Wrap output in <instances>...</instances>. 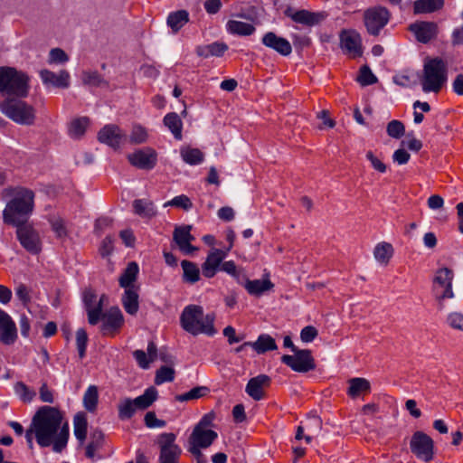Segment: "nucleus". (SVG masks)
I'll use <instances>...</instances> for the list:
<instances>
[{
  "label": "nucleus",
  "instance_id": "2f4dec72",
  "mask_svg": "<svg viewBox=\"0 0 463 463\" xmlns=\"http://www.w3.org/2000/svg\"><path fill=\"white\" fill-rule=\"evenodd\" d=\"M137 288H127L125 289L122 297V305L127 313L135 315L138 310V294Z\"/></svg>",
  "mask_w": 463,
  "mask_h": 463
},
{
  "label": "nucleus",
  "instance_id": "423d86ee",
  "mask_svg": "<svg viewBox=\"0 0 463 463\" xmlns=\"http://www.w3.org/2000/svg\"><path fill=\"white\" fill-rule=\"evenodd\" d=\"M1 112L14 122L32 126L36 119L34 107L23 99V98H5L0 102Z\"/></svg>",
  "mask_w": 463,
  "mask_h": 463
},
{
  "label": "nucleus",
  "instance_id": "e2e57ef3",
  "mask_svg": "<svg viewBox=\"0 0 463 463\" xmlns=\"http://www.w3.org/2000/svg\"><path fill=\"white\" fill-rule=\"evenodd\" d=\"M447 322L452 328L460 330L463 326V314L452 312L448 316Z\"/></svg>",
  "mask_w": 463,
  "mask_h": 463
},
{
  "label": "nucleus",
  "instance_id": "5fc2aeb1",
  "mask_svg": "<svg viewBox=\"0 0 463 463\" xmlns=\"http://www.w3.org/2000/svg\"><path fill=\"white\" fill-rule=\"evenodd\" d=\"M357 80L362 86H368L375 83L377 81V78L367 65H364L360 69V74L357 77Z\"/></svg>",
  "mask_w": 463,
  "mask_h": 463
},
{
  "label": "nucleus",
  "instance_id": "58836bf2",
  "mask_svg": "<svg viewBox=\"0 0 463 463\" xmlns=\"http://www.w3.org/2000/svg\"><path fill=\"white\" fill-rule=\"evenodd\" d=\"M189 14L185 10L171 13L167 17V24L174 33L178 32L189 20Z\"/></svg>",
  "mask_w": 463,
  "mask_h": 463
},
{
  "label": "nucleus",
  "instance_id": "bb28decb",
  "mask_svg": "<svg viewBox=\"0 0 463 463\" xmlns=\"http://www.w3.org/2000/svg\"><path fill=\"white\" fill-rule=\"evenodd\" d=\"M273 287L274 284L269 280V275H266V277L262 279H247L244 284V288L248 293L256 297H259L264 292L272 289Z\"/></svg>",
  "mask_w": 463,
  "mask_h": 463
},
{
  "label": "nucleus",
  "instance_id": "338daca9",
  "mask_svg": "<svg viewBox=\"0 0 463 463\" xmlns=\"http://www.w3.org/2000/svg\"><path fill=\"white\" fill-rule=\"evenodd\" d=\"M39 394L43 402L52 403L54 401L52 392L48 388L46 383L41 385Z\"/></svg>",
  "mask_w": 463,
  "mask_h": 463
},
{
  "label": "nucleus",
  "instance_id": "c756f323",
  "mask_svg": "<svg viewBox=\"0 0 463 463\" xmlns=\"http://www.w3.org/2000/svg\"><path fill=\"white\" fill-rule=\"evenodd\" d=\"M227 31L232 34L249 36L255 32V26L239 20H229L226 24Z\"/></svg>",
  "mask_w": 463,
  "mask_h": 463
},
{
  "label": "nucleus",
  "instance_id": "4d7b16f0",
  "mask_svg": "<svg viewBox=\"0 0 463 463\" xmlns=\"http://www.w3.org/2000/svg\"><path fill=\"white\" fill-rule=\"evenodd\" d=\"M164 206L165 207L175 206V207L182 208V209L187 211L192 208L193 203H192L191 200L189 199V197L182 194V195L175 196L171 201L166 202L164 204Z\"/></svg>",
  "mask_w": 463,
  "mask_h": 463
},
{
  "label": "nucleus",
  "instance_id": "39448f33",
  "mask_svg": "<svg viewBox=\"0 0 463 463\" xmlns=\"http://www.w3.org/2000/svg\"><path fill=\"white\" fill-rule=\"evenodd\" d=\"M448 80V66L439 59H428L423 65L420 84L424 92L438 93Z\"/></svg>",
  "mask_w": 463,
  "mask_h": 463
},
{
  "label": "nucleus",
  "instance_id": "774afa93",
  "mask_svg": "<svg viewBox=\"0 0 463 463\" xmlns=\"http://www.w3.org/2000/svg\"><path fill=\"white\" fill-rule=\"evenodd\" d=\"M133 355L141 368L146 369L149 367L150 362L147 358V354H146L143 350L134 351Z\"/></svg>",
  "mask_w": 463,
  "mask_h": 463
},
{
  "label": "nucleus",
  "instance_id": "8fccbe9b",
  "mask_svg": "<svg viewBox=\"0 0 463 463\" xmlns=\"http://www.w3.org/2000/svg\"><path fill=\"white\" fill-rule=\"evenodd\" d=\"M386 132L389 137L399 139L405 133V126L402 121L393 119L387 124Z\"/></svg>",
  "mask_w": 463,
  "mask_h": 463
},
{
  "label": "nucleus",
  "instance_id": "e433bc0d",
  "mask_svg": "<svg viewBox=\"0 0 463 463\" xmlns=\"http://www.w3.org/2000/svg\"><path fill=\"white\" fill-rule=\"evenodd\" d=\"M443 5V0H417L414 2L413 8L415 14H427L440 9Z\"/></svg>",
  "mask_w": 463,
  "mask_h": 463
},
{
  "label": "nucleus",
  "instance_id": "5701e85b",
  "mask_svg": "<svg viewBox=\"0 0 463 463\" xmlns=\"http://www.w3.org/2000/svg\"><path fill=\"white\" fill-rule=\"evenodd\" d=\"M261 42L266 47L276 51L283 56H288L292 52V47L289 42L283 37L278 36L273 32L265 33Z\"/></svg>",
  "mask_w": 463,
  "mask_h": 463
},
{
  "label": "nucleus",
  "instance_id": "f8f14e48",
  "mask_svg": "<svg viewBox=\"0 0 463 463\" xmlns=\"http://www.w3.org/2000/svg\"><path fill=\"white\" fill-rule=\"evenodd\" d=\"M100 320V332L106 336H114L124 324L122 312L118 307H112L106 312L102 310Z\"/></svg>",
  "mask_w": 463,
  "mask_h": 463
},
{
  "label": "nucleus",
  "instance_id": "13d9d810",
  "mask_svg": "<svg viewBox=\"0 0 463 463\" xmlns=\"http://www.w3.org/2000/svg\"><path fill=\"white\" fill-rule=\"evenodd\" d=\"M87 343L88 335L86 331L82 328L78 329L76 332V345L80 358H83L85 356Z\"/></svg>",
  "mask_w": 463,
  "mask_h": 463
},
{
  "label": "nucleus",
  "instance_id": "7c9ffc66",
  "mask_svg": "<svg viewBox=\"0 0 463 463\" xmlns=\"http://www.w3.org/2000/svg\"><path fill=\"white\" fill-rule=\"evenodd\" d=\"M228 50V45L223 43H213L208 45L198 46L196 53L200 57L208 58L210 56H222Z\"/></svg>",
  "mask_w": 463,
  "mask_h": 463
},
{
  "label": "nucleus",
  "instance_id": "052dcab7",
  "mask_svg": "<svg viewBox=\"0 0 463 463\" xmlns=\"http://www.w3.org/2000/svg\"><path fill=\"white\" fill-rule=\"evenodd\" d=\"M144 420L146 426L148 428H163L165 426V421L158 420L154 411L146 412Z\"/></svg>",
  "mask_w": 463,
  "mask_h": 463
},
{
  "label": "nucleus",
  "instance_id": "ea45409f",
  "mask_svg": "<svg viewBox=\"0 0 463 463\" xmlns=\"http://www.w3.org/2000/svg\"><path fill=\"white\" fill-rule=\"evenodd\" d=\"M90 124L87 117H81L73 119L69 127V135L72 138H80L86 132Z\"/></svg>",
  "mask_w": 463,
  "mask_h": 463
},
{
  "label": "nucleus",
  "instance_id": "c85d7f7f",
  "mask_svg": "<svg viewBox=\"0 0 463 463\" xmlns=\"http://www.w3.org/2000/svg\"><path fill=\"white\" fill-rule=\"evenodd\" d=\"M348 384L347 394L352 398L358 397L362 392L367 393L371 391L370 382L365 378H351Z\"/></svg>",
  "mask_w": 463,
  "mask_h": 463
},
{
  "label": "nucleus",
  "instance_id": "a18cd8bd",
  "mask_svg": "<svg viewBox=\"0 0 463 463\" xmlns=\"http://www.w3.org/2000/svg\"><path fill=\"white\" fill-rule=\"evenodd\" d=\"M74 423V434L76 438L80 441L83 442L87 436V419L84 413H77L74 416L73 420Z\"/></svg>",
  "mask_w": 463,
  "mask_h": 463
},
{
  "label": "nucleus",
  "instance_id": "393cba45",
  "mask_svg": "<svg viewBox=\"0 0 463 463\" xmlns=\"http://www.w3.org/2000/svg\"><path fill=\"white\" fill-rule=\"evenodd\" d=\"M373 254L381 266L386 267L394 255V248L390 242L381 241L374 246Z\"/></svg>",
  "mask_w": 463,
  "mask_h": 463
},
{
  "label": "nucleus",
  "instance_id": "1a4fd4ad",
  "mask_svg": "<svg viewBox=\"0 0 463 463\" xmlns=\"http://www.w3.org/2000/svg\"><path fill=\"white\" fill-rule=\"evenodd\" d=\"M391 18L389 10L383 6L367 9L364 14V22L368 33L377 36Z\"/></svg>",
  "mask_w": 463,
  "mask_h": 463
},
{
  "label": "nucleus",
  "instance_id": "37998d69",
  "mask_svg": "<svg viewBox=\"0 0 463 463\" xmlns=\"http://www.w3.org/2000/svg\"><path fill=\"white\" fill-rule=\"evenodd\" d=\"M181 266L184 271V280L194 284L200 279V270L197 265L190 260H183Z\"/></svg>",
  "mask_w": 463,
  "mask_h": 463
},
{
  "label": "nucleus",
  "instance_id": "20e7f679",
  "mask_svg": "<svg viewBox=\"0 0 463 463\" xmlns=\"http://www.w3.org/2000/svg\"><path fill=\"white\" fill-rule=\"evenodd\" d=\"M29 92V77L13 67H0V94L6 98H25Z\"/></svg>",
  "mask_w": 463,
  "mask_h": 463
},
{
  "label": "nucleus",
  "instance_id": "412c9836",
  "mask_svg": "<svg viewBox=\"0 0 463 463\" xmlns=\"http://www.w3.org/2000/svg\"><path fill=\"white\" fill-rule=\"evenodd\" d=\"M409 29L414 33L416 39L423 43L435 38L438 33V26L433 22H417L411 24Z\"/></svg>",
  "mask_w": 463,
  "mask_h": 463
},
{
  "label": "nucleus",
  "instance_id": "473e14b6",
  "mask_svg": "<svg viewBox=\"0 0 463 463\" xmlns=\"http://www.w3.org/2000/svg\"><path fill=\"white\" fill-rule=\"evenodd\" d=\"M180 156L186 164L191 165L201 164L204 159V154L199 148L190 146H182Z\"/></svg>",
  "mask_w": 463,
  "mask_h": 463
},
{
  "label": "nucleus",
  "instance_id": "f3484780",
  "mask_svg": "<svg viewBox=\"0 0 463 463\" xmlns=\"http://www.w3.org/2000/svg\"><path fill=\"white\" fill-rule=\"evenodd\" d=\"M340 45L343 51L352 58L360 57L363 54L360 34L354 30H343L339 35Z\"/></svg>",
  "mask_w": 463,
  "mask_h": 463
},
{
  "label": "nucleus",
  "instance_id": "6e6552de",
  "mask_svg": "<svg viewBox=\"0 0 463 463\" xmlns=\"http://www.w3.org/2000/svg\"><path fill=\"white\" fill-rule=\"evenodd\" d=\"M13 226L16 227L17 239L28 252L38 254L42 250L39 233L29 222L13 224Z\"/></svg>",
  "mask_w": 463,
  "mask_h": 463
},
{
  "label": "nucleus",
  "instance_id": "6e6d98bb",
  "mask_svg": "<svg viewBox=\"0 0 463 463\" xmlns=\"http://www.w3.org/2000/svg\"><path fill=\"white\" fill-rule=\"evenodd\" d=\"M180 448H174L165 451H160L159 462L160 463H178V458L181 455Z\"/></svg>",
  "mask_w": 463,
  "mask_h": 463
},
{
  "label": "nucleus",
  "instance_id": "3c124183",
  "mask_svg": "<svg viewBox=\"0 0 463 463\" xmlns=\"http://www.w3.org/2000/svg\"><path fill=\"white\" fill-rule=\"evenodd\" d=\"M175 373V370L172 367L162 366L156 371L155 383L159 385L165 382H173Z\"/></svg>",
  "mask_w": 463,
  "mask_h": 463
},
{
  "label": "nucleus",
  "instance_id": "c9c22d12",
  "mask_svg": "<svg viewBox=\"0 0 463 463\" xmlns=\"http://www.w3.org/2000/svg\"><path fill=\"white\" fill-rule=\"evenodd\" d=\"M164 124L169 128L176 139H182L183 123L180 117L176 113L171 112L166 114L164 118Z\"/></svg>",
  "mask_w": 463,
  "mask_h": 463
},
{
  "label": "nucleus",
  "instance_id": "7ed1b4c3",
  "mask_svg": "<svg viewBox=\"0 0 463 463\" xmlns=\"http://www.w3.org/2000/svg\"><path fill=\"white\" fill-rule=\"evenodd\" d=\"M214 314H203V307L197 305L187 306L180 317L181 326L193 335L205 334L213 335L216 330L213 326Z\"/></svg>",
  "mask_w": 463,
  "mask_h": 463
},
{
  "label": "nucleus",
  "instance_id": "79ce46f5",
  "mask_svg": "<svg viewBox=\"0 0 463 463\" xmlns=\"http://www.w3.org/2000/svg\"><path fill=\"white\" fill-rule=\"evenodd\" d=\"M118 418L121 420H129L137 411L133 399L125 398L118 404Z\"/></svg>",
  "mask_w": 463,
  "mask_h": 463
},
{
  "label": "nucleus",
  "instance_id": "4468645a",
  "mask_svg": "<svg viewBox=\"0 0 463 463\" xmlns=\"http://www.w3.org/2000/svg\"><path fill=\"white\" fill-rule=\"evenodd\" d=\"M128 162L142 170H151L157 163L156 151L149 146L137 149L127 156Z\"/></svg>",
  "mask_w": 463,
  "mask_h": 463
},
{
  "label": "nucleus",
  "instance_id": "de8ad7c7",
  "mask_svg": "<svg viewBox=\"0 0 463 463\" xmlns=\"http://www.w3.org/2000/svg\"><path fill=\"white\" fill-rule=\"evenodd\" d=\"M208 391V388L205 386L194 387L185 393L176 395L175 400L181 402L196 400L206 395Z\"/></svg>",
  "mask_w": 463,
  "mask_h": 463
},
{
  "label": "nucleus",
  "instance_id": "cd10ccee",
  "mask_svg": "<svg viewBox=\"0 0 463 463\" xmlns=\"http://www.w3.org/2000/svg\"><path fill=\"white\" fill-rule=\"evenodd\" d=\"M138 272V265L134 261L129 262L122 275L119 277L118 282L120 287L125 289L136 288L137 287L134 285V282L137 280Z\"/></svg>",
  "mask_w": 463,
  "mask_h": 463
},
{
  "label": "nucleus",
  "instance_id": "09e8293b",
  "mask_svg": "<svg viewBox=\"0 0 463 463\" xmlns=\"http://www.w3.org/2000/svg\"><path fill=\"white\" fill-rule=\"evenodd\" d=\"M81 80L83 84L88 86L99 87L102 85H108L98 71H83Z\"/></svg>",
  "mask_w": 463,
  "mask_h": 463
},
{
  "label": "nucleus",
  "instance_id": "6ab92c4d",
  "mask_svg": "<svg viewBox=\"0 0 463 463\" xmlns=\"http://www.w3.org/2000/svg\"><path fill=\"white\" fill-rule=\"evenodd\" d=\"M271 379L266 374H259L249 380L245 392L254 401H260L265 397V390L269 387Z\"/></svg>",
  "mask_w": 463,
  "mask_h": 463
},
{
  "label": "nucleus",
  "instance_id": "dca6fc26",
  "mask_svg": "<svg viewBox=\"0 0 463 463\" xmlns=\"http://www.w3.org/2000/svg\"><path fill=\"white\" fill-rule=\"evenodd\" d=\"M98 140L117 150L121 144L127 141V135L117 125L109 124L104 126L98 133Z\"/></svg>",
  "mask_w": 463,
  "mask_h": 463
},
{
  "label": "nucleus",
  "instance_id": "9d476101",
  "mask_svg": "<svg viewBox=\"0 0 463 463\" xmlns=\"http://www.w3.org/2000/svg\"><path fill=\"white\" fill-rule=\"evenodd\" d=\"M294 354H284L281 362L298 373H307L315 370L316 362L312 352L308 349H298Z\"/></svg>",
  "mask_w": 463,
  "mask_h": 463
},
{
  "label": "nucleus",
  "instance_id": "680f3d73",
  "mask_svg": "<svg viewBox=\"0 0 463 463\" xmlns=\"http://www.w3.org/2000/svg\"><path fill=\"white\" fill-rule=\"evenodd\" d=\"M366 158L370 161L372 166L379 173H385L387 166L386 165L378 158L372 151L366 153Z\"/></svg>",
  "mask_w": 463,
  "mask_h": 463
},
{
  "label": "nucleus",
  "instance_id": "c03bdc74",
  "mask_svg": "<svg viewBox=\"0 0 463 463\" xmlns=\"http://www.w3.org/2000/svg\"><path fill=\"white\" fill-rule=\"evenodd\" d=\"M148 139V133L147 130L140 126V125H135L132 128L130 135L127 136V141L130 145H141L147 141Z\"/></svg>",
  "mask_w": 463,
  "mask_h": 463
},
{
  "label": "nucleus",
  "instance_id": "72a5a7b5",
  "mask_svg": "<svg viewBox=\"0 0 463 463\" xmlns=\"http://www.w3.org/2000/svg\"><path fill=\"white\" fill-rule=\"evenodd\" d=\"M134 213L142 218H153L156 215L154 203L148 200L137 199L133 202Z\"/></svg>",
  "mask_w": 463,
  "mask_h": 463
},
{
  "label": "nucleus",
  "instance_id": "b1692460",
  "mask_svg": "<svg viewBox=\"0 0 463 463\" xmlns=\"http://www.w3.org/2000/svg\"><path fill=\"white\" fill-rule=\"evenodd\" d=\"M40 77L46 86L65 89L70 85V74L67 71L61 70L59 73H54L49 70H42Z\"/></svg>",
  "mask_w": 463,
  "mask_h": 463
},
{
  "label": "nucleus",
  "instance_id": "9b49d317",
  "mask_svg": "<svg viewBox=\"0 0 463 463\" xmlns=\"http://www.w3.org/2000/svg\"><path fill=\"white\" fill-rule=\"evenodd\" d=\"M106 296L102 295L97 301V294L92 288H86L82 294V301L88 315V322L95 326L99 323L101 311L103 310V301Z\"/></svg>",
  "mask_w": 463,
  "mask_h": 463
},
{
  "label": "nucleus",
  "instance_id": "49530a36",
  "mask_svg": "<svg viewBox=\"0 0 463 463\" xmlns=\"http://www.w3.org/2000/svg\"><path fill=\"white\" fill-rule=\"evenodd\" d=\"M98 399V388L94 385H90L87 389L83 397V402L86 410L89 411H94L97 408Z\"/></svg>",
  "mask_w": 463,
  "mask_h": 463
},
{
  "label": "nucleus",
  "instance_id": "864d4df0",
  "mask_svg": "<svg viewBox=\"0 0 463 463\" xmlns=\"http://www.w3.org/2000/svg\"><path fill=\"white\" fill-rule=\"evenodd\" d=\"M175 441V435L174 433H162L158 437L160 451H165L169 449H174V448H179V446L176 445Z\"/></svg>",
  "mask_w": 463,
  "mask_h": 463
},
{
  "label": "nucleus",
  "instance_id": "a211bd4d",
  "mask_svg": "<svg viewBox=\"0 0 463 463\" xmlns=\"http://www.w3.org/2000/svg\"><path fill=\"white\" fill-rule=\"evenodd\" d=\"M192 226L183 225L175 228L173 232V240L178 249L185 255L192 254L198 249L191 244L194 237L191 234Z\"/></svg>",
  "mask_w": 463,
  "mask_h": 463
},
{
  "label": "nucleus",
  "instance_id": "a878e982",
  "mask_svg": "<svg viewBox=\"0 0 463 463\" xmlns=\"http://www.w3.org/2000/svg\"><path fill=\"white\" fill-rule=\"evenodd\" d=\"M217 436V433L212 430L194 429L189 438V443L206 449L212 445Z\"/></svg>",
  "mask_w": 463,
  "mask_h": 463
},
{
  "label": "nucleus",
  "instance_id": "0e129e2a",
  "mask_svg": "<svg viewBox=\"0 0 463 463\" xmlns=\"http://www.w3.org/2000/svg\"><path fill=\"white\" fill-rule=\"evenodd\" d=\"M318 335L317 329L313 326H305L300 332V338L305 343L312 342Z\"/></svg>",
  "mask_w": 463,
  "mask_h": 463
},
{
  "label": "nucleus",
  "instance_id": "f704fd0d",
  "mask_svg": "<svg viewBox=\"0 0 463 463\" xmlns=\"http://www.w3.org/2000/svg\"><path fill=\"white\" fill-rule=\"evenodd\" d=\"M157 395V390L155 387H149L142 395L133 400L137 409L139 411H144L150 407L156 401Z\"/></svg>",
  "mask_w": 463,
  "mask_h": 463
},
{
  "label": "nucleus",
  "instance_id": "603ef678",
  "mask_svg": "<svg viewBox=\"0 0 463 463\" xmlns=\"http://www.w3.org/2000/svg\"><path fill=\"white\" fill-rule=\"evenodd\" d=\"M14 391L19 395L21 400L24 402H30L35 397L36 393L33 390H31L23 382H18L14 385Z\"/></svg>",
  "mask_w": 463,
  "mask_h": 463
},
{
  "label": "nucleus",
  "instance_id": "2eb2a0df",
  "mask_svg": "<svg viewBox=\"0 0 463 463\" xmlns=\"http://www.w3.org/2000/svg\"><path fill=\"white\" fill-rule=\"evenodd\" d=\"M284 14L293 22L309 27L321 24L327 16L325 12H310L306 9L295 10L291 6H288Z\"/></svg>",
  "mask_w": 463,
  "mask_h": 463
},
{
  "label": "nucleus",
  "instance_id": "f257e3e1",
  "mask_svg": "<svg viewBox=\"0 0 463 463\" xmlns=\"http://www.w3.org/2000/svg\"><path fill=\"white\" fill-rule=\"evenodd\" d=\"M31 425L36 431L39 446H52V450L57 453L66 448L70 436L69 422L57 408L41 407L33 415Z\"/></svg>",
  "mask_w": 463,
  "mask_h": 463
},
{
  "label": "nucleus",
  "instance_id": "ddd939ff",
  "mask_svg": "<svg viewBox=\"0 0 463 463\" xmlns=\"http://www.w3.org/2000/svg\"><path fill=\"white\" fill-rule=\"evenodd\" d=\"M411 452L418 458L428 462L433 458L434 443L432 439L422 431H416L411 439Z\"/></svg>",
  "mask_w": 463,
  "mask_h": 463
},
{
  "label": "nucleus",
  "instance_id": "0eeeda50",
  "mask_svg": "<svg viewBox=\"0 0 463 463\" xmlns=\"http://www.w3.org/2000/svg\"><path fill=\"white\" fill-rule=\"evenodd\" d=\"M453 279V270L446 267L439 269L435 273L433 279V293L439 308H443L445 299L454 297L452 290Z\"/></svg>",
  "mask_w": 463,
  "mask_h": 463
},
{
  "label": "nucleus",
  "instance_id": "69168bd1",
  "mask_svg": "<svg viewBox=\"0 0 463 463\" xmlns=\"http://www.w3.org/2000/svg\"><path fill=\"white\" fill-rule=\"evenodd\" d=\"M411 155L403 148L397 149L392 155V159L398 165H405L409 162Z\"/></svg>",
  "mask_w": 463,
  "mask_h": 463
},
{
  "label": "nucleus",
  "instance_id": "4be33fe9",
  "mask_svg": "<svg viewBox=\"0 0 463 463\" xmlns=\"http://www.w3.org/2000/svg\"><path fill=\"white\" fill-rule=\"evenodd\" d=\"M227 251L219 249H213L208 254L205 261L202 265V272L205 278H213L218 269L221 267V263L226 257Z\"/></svg>",
  "mask_w": 463,
  "mask_h": 463
},
{
  "label": "nucleus",
  "instance_id": "aec40b11",
  "mask_svg": "<svg viewBox=\"0 0 463 463\" xmlns=\"http://www.w3.org/2000/svg\"><path fill=\"white\" fill-rule=\"evenodd\" d=\"M17 339V329L12 317L0 308V342L13 345Z\"/></svg>",
  "mask_w": 463,
  "mask_h": 463
},
{
  "label": "nucleus",
  "instance_id": "f03ea898",
  "mask_svg": "<svg viewBox=\"0 0 463 463\" xmlns=\"http://www.w3.org/2000/svg\"><path fill=\"white\" fill-rule=\"evenodd\" d=\"M2 197H10L3 211L5 224L28 222L34 208V193L32 190L22 186L7 187L2 191Z\"/></svg>",
  "mask_w": 463,
  "mask_h": 463
},
{
  "label": "nucleus",
  "instance_id": "bf43d9fd",
  "mask_svg": "<svg viewBox=\"0 0 463 463\" xmlns=\"http://www.w3.org/2000/svg\"><path fill=\"white\" fill-rule=\"evenodd\" d=\"M69 57L65 52L60 48L52 49L49 54V63H65Z\"/></svg>",
  "mask_w": 463,
  "mask_h": 463
},
{
  "label": "nucleus",
  "instance_id": "4c0bfd02",
  "mask_svg": "<svg viewBox=\"0 0 463 463\" xmlns=\"http://www.w3.org/2000/svg\"><path fill=\"white\" fill-rule=\"evenodd\" d=\"M103 442L104 433L99 429L92 430L90 433V441L86 447V456L92 458L95 456L96 451L103 446Z\"/></svg>",
  "mask_w": 463,
  "mask_h": 463
},
{
  "label": "nucleus",
  "instance_id": "a19ab883",
  "mask_svg": "<svg viewBox=\"0 0 463 463\" xmlns=\"http://www.w3.org/2000/svg\"><path fill=\"white\" fill-rule=\"evenodd\" d=\"M252 348L258 354H264L267 351L276 350L278 348L275 340L269 335H260L257 341L252 343Z\"/></svg>",
  "mask_w": 463,
  "mask_h": 463
}]
</instances>
